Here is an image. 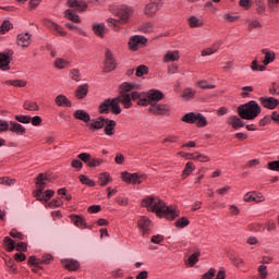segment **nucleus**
<instances>
[{
    "mask_svg": "<svg viewBox=\"0 0 279 279\" xmlns=\"http://www.w3.org/2000/svg\"><path fill=\"white\" fill-rule=\"evenodd\" d=\"M38 260L41 262L43 265H51V263L53 260V255L45 254Z\"/></svg>",
    "mask_w": 279,
    "mask_h": 279,
    "instance_id": "obj_50",
    "label": "nucleus"
},
{
    "mask_svg": "<svg viewBox=\"0 0 279 279\" xmlns=\"http://www.w3.org/2000/svg\"><path fill=\"white\" fill-rule=\"evenodd\" d=\"M54 101H56L57 106L71 108V102H70L69 98H66V96H64V95H58L56 97Z\"/></svg>",
    "mask_w": 279,
    "mask_h": 279,
    "instance_id": "obj_30",
    "label": "nucleus"
},
{
    "mask_svg": "<svg viewBox=\"0 0 279 279\" xmlns=\"http://www.w3.org/2000/svg\"><path fill=\"white\" fill-rule=\"evenodd\" d=\"M101 165H104V159L94 158L88 161L87 167L94 169L95 167H101Z\"/></svg>",
    "mask_w": 279,
    "mask_h": 279,
    "instance_id": "obj_48",
    "label": "nucleus"
},
{
    "mask_svg": "<svg viewBox=\"0 0 279 279\" xmlns=\"http://www.w3.org/2000/svg\"><path fill=\"white\" fill-rule=\"evenodd\" d=\"M63 202L60 199V197L53 198L49 204V208H60L62 206Z\"/></svg>",
    "mask_w": 279,
    "mask_h": 279,
    "instance_id": "obj_54",
    "label": "nucleus"
},
{
    "mask_svg": "<svg viewBox=\"0 0 279 279\" xmlns=\"http://www.w3.org/2000/svg\"><path fill=\"white\" fill-rule=\"evenodd\" d=\"M10 132H13L14 134H19L20 136H23L25 134L26 130L25 126L19 124L17 122L11 121L10 122Z\"/></svg>",
    "mask_w": 279,
    "mask_h": 279,
    "instance_id": "obj_21",
    "label": "nucleus"
},
{
    "mask_svg": "<svg viewBox=\"0 0 279 279\" xmlns=\"http://www.w3.org/2000/svg\"><path fill=\"white\" fill-rule=\"evenodd\" d=\"M78 160H82V162H90V154L88 153H81L78 156H77Z\"/></svg>",
    "mask_w": 279,
    "mask_h": 279,
    "instance_id": "obj_63",
    "label": "nucleus"
},
{
    "mask_svg": "<svg viewBox=\"0 0 279 279\" xmlns=\"http://www.w3.org/2000/svg\"><path fill=\"white\" fill-rule=\"evenodd\" d=\"M229 258L234 267H241L243 265V258H241L239 255H230Z\"/></svg>",
    "mask_w": 279,
    "mask_h": 279,
    "instance_id": "obj_47",
    "label": "nucleus"
},
{
    "mask_svg": "<svg viewBox=\"0 0 279 279\" xmlns=\"http://www.w3.org/2000/svg\"><path fill=\"white\" fill-rule=\"evenodd\" d=\"M65 19L72 21V23H80V15L75 14V12L71 9L65 11Z\"/></svg>",
    "mask_w": 279,
    "mask_h": 279,
    "instance_id": "obj_38",
    "label": "nucleus"
},
{
    "mask_svg": "<svg viewBox=\"0 0 279 279\" xmlns=\"http://www.w3.org/2000/svg\"><path fill=\"white\" fill-rule=\"evenodd\" d=\"M132 99L133 101L141 100V94L138 92H132L131 96L130 94H121L119 97H116L113 99H106L100 106H99V112L101 114L109 112H113V114H121V106L119 104H122L124 108H132Z\"/></svg>",
    "mask_w": 279,
    "mask_h": 279,
    "instance_id": "obj_2",
    "label": "nucleus"
},
{
    "mask_svg": "<svg viewBox=\"0 0 279 279\" xmlns=\"http://www.w3.org/2000/svg\"><path fill=\"white\" fill-rule=\"evenodd\" d=\"M12 27V24L10 21H4L0 27V34H7V32H10Z\"/></svg>",
    "mask_w": 279,
    "mask_h": 279,
    "instance_id": "obj_55",
    "label": "nucleus"
},
{
    "mask_svg": "<svg viewBox=\"0 0 279 279\" xmlns=\"http://www.w3.org/2000/svg\"><path fill=\"white\" fill-rule=\"evenodd\" d=\"M16 252H27V243L26 242H19L16 244Z\"/></svg>",
    "mask_w": 279,
    "mask_h": 279,
    "instance_id": "obj_64",
    "label": "nucleus"
},
{
    "mask_svg": "<svg viewBox=\"0 0 279 279\" xmlns=\"http://www.w3.org/2000/svg\"><path fill=\"white\" fill-rule=\"evenodd\" d=\"M189 160H198V162H210V158L201 153L189 154Z\"/></svg>",
    "mask_w": 279,
    "mask_h": 279,
    "instance_id": "obj_23",
    "label": "nucleus"
},
{
    "mask_svg": "<svg viewBox=\"0 0 279 279\" xmlns=\"http://www.w3.org/2000/svg\"><path fill=\"white\" fill-rule=\"evenodd\" d=\"M130 90H134V85L130 84V83H124L121 86V95H128V93H130Z\"/></svg>",
    "mask_w": 279,
    "mask_h": 279,
    "instance_id": "obj_53",
    "label": "nucleus"
},
{
    "mask_svg": "<svg viewBox=\"0 0 279 279\" xmlns=\"http://www.w3.org/2000/svg\"><path fill=\"white\" fill-rule=\"evenodd\" d=\"M107 119L104 117L98 118L96 121L89 123L90 130H101L106 125Z\"/></svg>",
    "mask_w": 279,
    "mask_h": 279,
    "instance_id": "obj_32",
    "label": "nucleus"
},
{
    "mask_svg": "<svg viewBox=\"0 0 279 279\" xmlns=\"http://www.w3.org/2000/svg\"><path fill=\"white\" fill-rule=\"evenodd\" d=\"M177 60H180V52L178 50L168 51L163 57V62H177Z\"/></svg>",
    "mask_w": 279,
    "mask_h": 279,
    "instance_id": "obj_27",
    "label": "nucleus"
},
{
    "mask_svg": "<svg viewBox=\"0 0 279 279\" xmlns=\"http://www.w3.org/2000/svg\"><path fill=\"white\" fill-rule=\"evenodd\" d=\"M162 241H165V235H162V234L153 235L150 238V242L155 243L156 245H160V243H162Z\"/></svg>",
    "mask_w": 279,
    "mask_h": 279,
    "instance_id": "obj_57",
    "label": "nucleus"
},
{
    "mask_svg": "<svg viewBox=\"0 0 279 279\" xmlns=\"http://www.w3.org/2000/svg\"><path fill=\"white\" fill-rule=\"evenodd\" d=\"M147 43V38L141 35H134L130 37L129 47L131 51H137L140 47H143Z\"/></svg>",
    "mask_w": 279,
    "mask_h": 279,
    "instance_id": "obj_9",
    "label": "nucleus"
},
{
    "mask_svg": "<svg viewBox=\"0 0 279 279\" xmlns=\"http://www.w3.org/2000/svg\"><path fill=\"white\" fill-rule=\"evenodd\" d=\"M258 274H259V278H262V279H265V278H267V266H265V265H260L259 267H258Z\"/></svg>",
    "mask_w": 279,
    "mask_h": 279,
    "instance_id": "obj_62",
    "label": "nucleus"
},
{
    "mask_svg": "<svg viewBox=\"0 0 279 279\" xmlns=\"http://www.w3.org/2000/svg\"><path fill=\"white\" fill-rule=\"evenodd\" d=\"M112 182V177H110V172H101L98 175V184L99 186H108Z\"/></svg>",
    "mask_w": 279,
    "mask_h": 279,
    "instance_id": "obj_20",
    "label": "nucleus"
},
{
    "mask_svg": "<svg viewBox=\"0 0 279 279\" xmlns=\"http://www.w3.org/2000/svg\"><path fill=\"white\" fill-rule=\"evenodd\" d=\"M10 236L12 239H19L20 241H25V234H23V232L16 230V229H12L10 232H9Z\"/></svg>",
    "mask_w": 279,
    "mask_h": 279,
    "instance_id": "obj_43",
    "label": "nucleus"
},
{
    "mask_svg": "<svg viewBox=\"0 0 279 279\" xmlns=\"http://www.w3.org/2000/svg\"><path fill=\"white\" fill-rule=\"evenodd\" d=\"M47 182H51V179L48 177L47 173H39L35 179V184L37 186H45Z\"/></svg>",
    "mask_w": 279,
    "mask_h": 279,
    "instance_id": "obj_28",
    "label": "nucleus"
},
{
    "mask_svg": "<svg viewBox=\"0 0 279 279\" xmlns=\"http://www.w3.org/2000/svg\"><path fill=\"white\" fill-rule=\"evenodd\" d=\"M24 110H29L31 112L38 111L40 108L38 105L34 101H25L23 105Z\"/></svg>",
    "mask_w": 279,
    "mask_h": 279,
    "instance_id": "obj_40",
    "label": "nucleus"
},
{
    "mask_svg": "<svg viewBox=\"0 0 279 279\" xmlns=\"http://www.w3.org/2000/svg\"><path fill=\"white\" fill-rule=\"evenodd\" d=\"M190 223L191 220H189L187 217H181L174 222V226L175 228H186V226H190Z\"/></svg>",
    "mask_w": 279,
    "mask_h": 279,
    "instance_id": "obj_42",
    "label": "nucleus"
},
{
    "mask_svg": "<svg viewBox=\"0 0 279 279\" xmlns=\"http://www.w3.org/2000/svg\"><path fill=\"white\" fill-rule=\"evenodd\" d=\"M257 14H265V2L263 0H255Z\"/></svg>",
    "mask_w": 279,
    "mask_h": 279,
    "instance_id": "obj_51",
    "label": "nucleus"
},
{
    "mask_svg": "<svg viewBox=\"0 0 279 279\" xmlns=\"http://www.w3.org/2000/svg\"><path fill=\"white\" fill-rule=\"evenodd\" d=\"M182 97H183V99H185V101H189V100L193 99V97H195V90L192 88H185L183 90Z\"/></svg>",
    "mask_w": 279,
    "mask_h": 279,
    "instance_id": "obj_44",
    "label": "nucleus"
},
{
    "mask_svg": "<svg viewBox=\"0 0 279 279\" xmlns=\"http://www.w3.org/2000/svg\"><path fill=\"white\" fill-rule=\"evenodd\" d=\"M56 195V192L53 190H46L45 193L41 195V199L44 202H49L51 197Z\"/></svg>",
    "mask_w": 279,
    "mask_h": 279,
    "instance_id": "obj_52",
    "label": "nucleus"
},
{
    "mask_svg": "<svg viewBox=\"0 0 279 279\" xmlns=\"http://www.w3.org/2000/svg\"><path fill=\"white\" fill-rule=\"evenodd\" d=\"M45 25L46 27H48V29H51L52 32H57V34H60V36H66V32H64L62 26L53 23L52 21L47 20L45 22Z\"/></svg>",
    "mask_w": 279,
    "mask_h": 279,
    "instance_id": "obj_18",
    "label": "nucleus"
},
{
    "mask_svg": "<svg viewBox=\"0 0 279 279\" xmlns=\"http://www.w3.org/2000/svg\"><path fill=\"white\" fill-rule=\"evenodd\" d=\"M132 14H134V9L132 7L123 5L117 12V16L119 20L110 17L107 20V22L109 23V25H113L114 29H119V21L121 23H128Z\"/></svg>",
    "mask_w": 279,
    "mask_h": 279,
    "instance_id": "obj_4",
    "label": "nucleus"
},
{
    "mask_svg": "<svg viewBox=\"0 0 279 279\" xmlns=\"http://www.w3.org/2000/svg\"><path fill=\"white\" fill-rule=\"evenodd\" d=\"M68 5L70 8H75V10L82 12L86 10L87 5L84 1H77V0H68Z\"/></svg>",
    "mask_w": 279,
    "mask_h": 279,
    "instance_id": "obj_25",
    "label": "nucleus"
},
{
    "mask_svg": "<svg viewBox=\"0 0 279 279\" xmlns=\"http://www.w3.org/2000/svg\"><path fill=\"white\" fill-rule=\"evenodd\" d=\"M0 184H4L5 186H12L16 184V179H11L10 177H1Z\"/></svg>",
    "mask_w": 279,
    "mask_h": 279,
    "instance_id": "obj_46",
    "label": "nucleus"
},
{
    "mask_svg": "<svg viewBox=\"0 0 279 279\" xmlns=\"http://www.w3.org/2000/svg\"><path fill=\"white\" fill-rule=\"evenodd\" d=\"M201 256H202V253L199 251L192 254L187 259V264L190 265V267H195V265H197V263H199Z\"/></svg>",
    "mask_w": 279,
    "mask_h": 279,
    "instance_id": "obj_36",
    "label": "nucleus"
},
{
    "mask_svg": "<svg viewBox=\"0 0 279 279\" xmlns=\"http://www.w3.org/2000/svg\"><path fill=\"white\" fill-rule=\"evenodd\" d=\"M71 167L73 169H77V171H82L84 163H82V160H80V159H73L71 161Z\"/></svg>",
    "mask_w": 279,
    "mask_h": 279,
    "instance_id": "obj_56",
    "label": "nucleus"
},
{
    "mask_svg": "<svg viewBox=\"0 0 279 279\" xmlns=\"http://www.w3.org/2000/svg\"><path fill=\"white\" fill-rule=\"evenodd\" d=\"M149 110L150 112H153V114H168L171 108H169L168 105L157 104L153 105V107H150Z\"/></svg>",
    "mask_w": 279,
    "mask_h": 279,
    "instance_id": "obj_17",
    "label": "nucleus"
},
{
    "mask_svg": "<svg viewBox=\"0 0 279 279\" xmlns=\"http://www.w3.org/2000/svg\"><path fill=\"white\" fill-rule=\"evenodd\" d=\"M32 44V35L29 33L17 35V45L20 47H27Z\"/></svg>",
    "mask_w": 279,
    "mask_h": 279,
    "instance_id": "obj_19",
    "label": "nucleus"
},
{
    "mask_svg": "<svg viewBox=\"0 0 279 279\" xmlns=\"http://www.w3.org/2000/svg\"><path fill=\"white\" fill-rule=\"evenodd\" d=\"M182 121H184V123H196L197 128H206L208 125V122L206 121V117L202 116V113H195V112L186 113L182 118Z\"/></svg>",
    "mask_w": 279,
    "mask_h": 279,
    "instance_id": "obj_8",
    "label": "nucleus"
},
{
    "mask_svg": "<svg viewBox=\"0 0 279 279\" xmlns=\"http://www.w3.org/2000/svg\"><path fill=\"white\" fill-rule=\"evenodd\" d=\"M61 265L66 269V271H77V269H80V262L76 259H61Z\"/></svg>",
    "mask_w": 279,
    "mask_h": 279,
    "instance_id": "obj_15",
    "label": "nucleus"
},
{
    "mask_svg": "<svg viewBox=\"0 0 279 279\" xmlns=\"http://www.w3.org/2000/svg\"><path fill=\"white\" fill-rule=\"evenodd\" d=\"M121 180L125 182V184H143L145 180H147V174H141L138 172L131 173L128 171L121 172Z\"/></svg>",
    "mask_w": 279,
    "mask_h": 279,
    "instance_id": "obj_6",
    "label": "nucleus"
},
{
    "mask_svg": "<svg viewBox=\"0 0 279 279\" xmlns=\"http://www.w3.org/2000/svg\"><path fill=\"white\" fill-rule=\"evenodd\" d=\"M54 66L56 69H66V66H69V61L58 58L54 61Z\"/></svg>",
    "mask_w": 279,
    "mask_h": 279,
    "instance_id": "obj_49",
    "label": "nucleus"
},
{
    "mask_svg": "<svg viewBox=\"0 0 279 279\" xmlns=\"http://www.w3.org/2000/svg\"><path fill=\"white\" fill-rule=\"evenodd\" d=\"M165 94H162V92L158 90V89H150L146 96L143 98L140 96V100L137 101L138 106H150L154 107L158 104V101H160L161 99H163Z\"/></svg>",
    "mask_w": 279,
    "mask_h": 279,
    "instance_id": "obj_5",
    "label": "nucleus"
},
{
    "mask_svg": "<svg viewBox=\"0 0 279 279\" xmlns=\"http://www.w3.org/2000/svg\"><path fill=\"white\" fill-rule=\"evenodd\" d=\"M197 86H198L199 88H203V89H206V88L213 89V88H215V85L208 84V81H198V82H197Z\"/></svg>",
    "mask_w": 279,
    "mask_h": 279,
    "instance_id": "obj_60",
    "label": "nucleus"
},
{
    "mask_svg": "<svg viewBox=\"0 0 279 279\" xmlns=\"http://www.w3.org/2000/svg\"><path fill=\"white\" fill-rule=\"evenodd\" d=\"M12 56H14L13 50H5L4 52H0V69L2 71H8V69H10Z\"/></svg>",
    "mask_w": 279,
    "mask_h": 279,
    "instance_id": "obj_11",
    "label": "nucleus"
},
{
    "mask_svg": "<svg viewBox=\"0 0 279 279\" xmlns=\"http://www.w3.org/2000/svg\"><path fill=\"white\" fill-rule=\"evenodd\" d=\"M15 120L19 121V123H32V117L29 116H16Z\"/></svg>",
    "mask_w": 279,
    "mask_h": 279,
    "instance_id": "obj_58",
    "label": "nucleus"
},
{
    "mask_svg": "<svg viewBox=\"0 0 279 279\" xmlns=\"http://www.w3.org/2000/svg\"><path fill=\"white\" fill-rule=\"evenodd\" d=\"M195 170V163H193V161H187L185 163V167L183 169V172L181 174L182 180H186L189 178V175H191V173Z\"/></svg>",
    "mask_w": 279,
    "mask_h": 279,
    "instance_id": "obj_24",
    "label": "nucleus"
},
{
    "mask_svg": "<svg viewBox=\"0 0 279 279\" xmlns=\"http://www.w3.org/2000/svg\"><path fill=\"white\" fill-rule=\"evenodd\" d=\"M227 123L229 125H232L234 128V130H239V128H243L244 123L243 120H241V118L236 117V116H231L227 119Z\"/></svg>",
    "mask_w": 279,
    "mask_h": 279,
    "instance_id": "obj_22",
    "label": "nucleus"
},
{
    "mask_svg": "<svg viewBox=\"0 0 279 279\" xmlns=\"http://www.w3.org/2000/svg\"><path fill=\"white\" fill-rule=\"evenodd\" d=\"M5 84H10V86H15L16 88H25L27 86V82L21 80H10Z\"/></svg>",
    "mask_w": 279,
    "mask_h": 279,
    "instance_id": "obj_41",
    "label": "nucleus"
},
{
    "mask_svg": "<svg viewBox=\"0 0 279 279\" xmlns=\"http://www.w3.org/2000/svg\"><path fill=\"white\" fill-rule=\"evenodd\" d=\"M88 95V84H83L77 87L76 89V97L77 99H84Z\"/></svg>",
    "mask_w": 279,
    "mask_h": 279,
    "instance_id": "obj_35",
    "label": "nucleus"
},
{
    "mask_svg": "<svg viewBox=\"0 0 279 279\" xmlns=\"http://www.w3.org/2000/svg\"><path fill=\"white\" fill-rule=\"evenodd\" d=\"M147 74V66L146 65H140L136 69V76L143 77V75Z\"/></svg>",
    "mask_w": 279,
    "mask_h": 279,
    "instance_id": "obj_61",
    "label": "nucleus"
},
{
    "mask_svg": "<svg viewBox=\"0 0 279 279\" xmlns=\"http://www.w3.org/2000/svg\"><path fill=\"white\" fill-rule=\"evenodd\" d=\"M189 23H190V27H202V25H204V22L195 16H191L189 19Z\"/></svg>",
    "mask_w": 279,
    "mask_h": 279,
    "instance_id": "obj_45",
    "label": "nucleus"
},
{
    "mask_svg": "<svg viewBox=\"0 0 279 279\" xmlns=\"http://www.w3.org/2000/svg\"><path fill=\"white\" fill-rule=\"evenodd\" d=\"M116 126H117V122H114L113 120L107 119L105 121V134H107L108 136H112V134H114Z\"/></svg>",
    "mask_w": 279,
    "mask_h": 279,
    "instance_id": "obj_26",
    "label": "nucleus"
},
{
    "mask_svg": "<svg viewBox=\"0 0 279 279\" xmlns=\"http://www.w3.org/2000/svg\"><path fill=\"white\" fill-rule=\"evenodd\" d=\"M138 228H141L144 232H149V227L151 226V220L147 217H142L137 222Z\"/></svg>",
    "mask_w": 279,
    "mask_h": 279,
    "instance_id": "obj_29",
    "label": "nucleus"
},
{
    "mask_svg": "<svg viewBox=\"0 0 279 279\" xmlns=\"http://www.w3.org/2000/svg\"><path fill=\"white\" fill-rule=\"evenodd\" d=\"M160 8H162V0H150L145 7L144 14H146V16H155Z\"/></svg>",
    "mask_w": 279,
    "mask_h": 279,
    "instance_id": "obj_10",
    "label": "nucleus"
},
{
    "mask_svg": "<svg viewBox=\"0 0 279 279\" xmlns=\"http://www.w3.org/2000/svg\"><path fill=\"white\" fill-rule=\"evenodd\" d=\"M238 114L246 121H252L253 119H256L258 114H260V106H258L256 100H251L238 108Z\"/></svg>",
    "mask_w": 279,
    "mask_h": 279,
    "instance_id": "obj_3",
    "label": "nucleus"
},
{
    "mask_svg": "<svg viewBox=\"0 0 279 279\" xmlns=\"http://www.w3.org/2000/svg\"><path fill=\"white\" fill-rule=\"evenodd\" d=\"M140 32L144 34H151L154 32V24L151 22H145L140 26Z\"/></svg>",
    "mask_w": 279,
    "mask_h": 279,
    "instance_id": "obj_39",
    "label": "nucleus"
},
{
    "mask_svg": "<svg viewBox=\"0 0 279 279\" xmlns=\"http://www.w3.org/2000/svg\"><path fill=\"white\" fill-rule=\"evenodd\" d=\"M78 180H80L81 184H83L84 186L94 187L97 185V183H95V181L93 179L86 177L85 174H80Z\"/></svg>",
    "mask_w": 279,
    "mask_h": 279,
    "instance_id": "obj_34",
    "label": "nucleus"
},
{
    "mask_svg": "<svg viewBox=\"0 0 279 279\" xmlns=\"http://www.w3.org/2000/svg\"><path fill=\"white\" fill-rule=\"evenodd\" d=\"M74 118L78 119V121H84V123H88V121H90V114L84 110H76L74 112Z\"/></svg>",
    "mask_w": 279,
    "mask_h": 279,
    "instance_id": "obj_31",
    "label": "nucleus"
},
{
    "mask_svg": "<svg viewBox=\"0 0 279 279\" xmlns=\"http://www.w3.org/2000/svg\"><path fill=\"white\" fill-rule=\"evenodd\" d=\"M216 274H217V270L215 268H210L207 272H205L202 276V279H213V278H215Z\"/></svg>",
    "mask_w": 279,
    "mask_h": 279,
    "instance_id": "obj_59",
    "label": "nucleus"
},
{
    "mask_svg": "<svg viewBox=\"0 0 279 279\" xmlns=\"http://www.w3.org/2000/svg\"><path fill=\"white\" fill-rule=\"evenodd\" d=\"M259 101L262 106L268 110H275V108L279 106V100L274 97H260Z\"/></svg>",
    "mask_w": 279,
    "mask_h": 279,
    "instance_id": "obj_13",
    "label": "nucleus"
},
{
    "mask_svg": "<svg viewBox=\"0 0 279 279\" xmlns=\"http://www.w3.org/2000/svg\"><path fill=\"white\" fill-rule=\"evenodd\" d=\"M70 219L76 228H80L81 230H86V228H88L90 230V227L86 225V219L83 216L72 214L70 215Z\"/></svg>",
    "mask_w": 279,
    "mask_h": 279,
    "instance_id": "obj_14",
    "label": "nucleus"
},
{
    "mask_svg": "<svg viewBox=\"0 0 279 279\" xmlns=\"http://www.w3.org/2000/svg\"><path fill=\"white\" fill-rule=\"evenodd\" d=\"M262 53L265 56L263 61L264 65H258V61L254 60L251 66L253 71H265V66H267V64H271V62L276 60V54L271 50L263 49Z\"/></svg>",
    "mask_w": 279,
    "mask_h": 279,
    "instance_id": "obj_7",
    "label": "nucleus"
},
{
    "mask_svg": "<svg viewBox=\"0 0 279 279\" xmlns=\"http://www.w3.org/2000/svg\"><path fill=\"white\" fill-rule=\"evenodd\" d=\"M93 29H94V34H96V36L104 38V34H106V24H95L93 26Z\"/></svg>",
    "mask_w": 279,
    "mask_h": 279,
    "instance_id": "obj_37",
    "label": "nucleus"
},
{
    "mask_svg": "<svg viewBox=\"0 0 279 279\" xmlns=\"http://www.w3.org/2000/svg\"><path fill=\"white\" fill-rule=\"evenodd\" d=\"M3 243L7 252H14V250H16V242H14V240H12L10 236H5L3 239Z\"/></svg>",
    "mask_w": 279,
    "mask_h": 279,
    "instance_id": "obj_33",
    "label": "nucleus"
},
{
    "mask_svg": "<svg viewBox=\"0 0 279 279\" xmlns=\"http://www.w3.org/2000/svg\"><path fill=\"white\" fill-rule=\"evenodd\" d=\"M114 69H117V62L112 58V52H110V50H107L105 60V71L107 73H110V71H114Z\"/></svg>",
    "mask_w": 279,
    "mask_h": 279,
    "instance_id": "obj_16",
    "label": "nucleus"
},
{
    "mask_svg": "<svg viewBox=\"0 0 279 279\" xmlns=\"http://www.w3.org/2000/svg\"><path fill=\"white\" fill-rule=\"evenodd\" d=\"M144 208H150L151 213H155L159 219H167L168 221H175L180 217V211L174 209L173 206H167L160 198L155 196H147L142 201Z\"/></svg>",
    "mask_w": 279,
    "mask_h": 279,
    "instance_id": "obj_1",
    "label": "nucleus"
},
{
    "mask_svg": "<svg viewBox=\"0 0 279 279\" xmlns=\"http://www.w3.org/2000/svg\"><path fill=\"white\" fill-rule=\"evenodd\" d=\"M244 202H255V204H260V202H265V196L260 192H247L244 197Z\"/></svg>",
    "mask_w": 279,
    "mask_h": 279,
    "instance_id": "obj_12",
    "label": "nucleus"
}]
</instances>
